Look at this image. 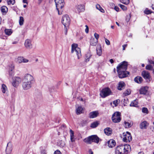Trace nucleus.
Listing matches in <instances>:
<instances>
[{"mask_svg": "<svg viewBox=\"0 0 154 154\" xmlns=\"http://www.w3.org/2000/svg\"><path fill=\"white\" fill-rule=\"evenodd\" d=\"M131 150L129 145H120L117 146L115 149V154H127Z\"/></svg>", "mask_w": 154, "mask_h": 154, "instance_id": "obj_1", "label": "nucleus"}, {"mask_svg": "<svg viewBox=\"0 0 154 154\" xmlns=\"http://www.w3.org/2000/svg\"><path fill=\"white\" fill-rule=\"evenodd\" d=\"M54 1L58 14L59 15H61L62 14L65 5L64 0H55Z\"/></svg>", "mask_w": 154, "mask_h": 154, "instance_id": "obj_2", "label": "nucleus"}, {"mask_svg": "<svg viewBox=\"0 0 154 154\" xmlns=\"http://www.w3.org/2000/svg\"><path fill=\"white\" fill-rule=\"evenodd\" d=\"M78 45L76 44H73L72 45L71 52L73 53L75 52L78 59H79L81 56L80 49L78 47Z\"/></svg>", "mask_w": 154, "mask_h": 154, "instance_id": "obj_3", "label": "nucleus"}, {"mask_svg": "<svg viewBox=\"0 0 154 154\" xmlns=\"http://www.w3.org/2000/svg\"><path fill=\"white\" fill-rule=\"evenodd\" d=\"M23 81L33 85L35 82V79L33 76L27 73L25 75L23 79Z\"/></svg>", "mask_w": 154, "mask_h": 154, "instance_id": "obj_4", "label": "nucleus"}, {"mask_svg": "<svg viewBox=\"0 0 154 154\" xmlns=\"http://www.w3.org/2000/svg\"><path fill=\"white\" fill-rule=\"evenodd\" d=\"M121 113L119 112H116L112 115V122L115 123H118L120 122L121 118Z\"/></svg>", "mask_w": 154, "mask_h": 154, "instance_id": "obj_5", "label": "nucleus"}, {"mask_svg": "<svg viewBox=\"0 0 154 154\" xmlns=\"http://www.w3.org/2000/svg\"><path fill=\"white\" fill-rule=\"evenodd\" d=\"M70 21V19L68 15H65L63 17L62 23L64 25V27H68Z\"/></svg>", "mask_w": 154, "mask_h": 154, "instance_id": "obj_6", "label": "nucleus"}, {"mask_svg": "<svg viewBox=\"0 0 154 154\" xmlns=\"http://www.w3.org/2000/svg\"><path fill=\"white\" fill-rule=\"evenodd\" d=\"M141 75L145 79L147 82H149L151 79L150 74L148 71L144 70L141 73Z\"/></svg>", "mask_w": 154, "mask_h": 154, "instance_id": "obj_7", "label": "nucleus"}, {"mask_svg": "<svg viewBox=\"0 0 154 154\" xmlns=\"http://www.w3.org/2000/svg\"><path fill=\"white\" fill-rule=\"evenodd\" d=\"M111 93L110 89L108 88H105L101 91L100 95L103 98H104L111 94Z\"/></svg>", "mask_w": 154, "mask_h": 154, "instance_id": "obj_8", "label": "nucleus"}, {"mask_svg": "<svg viewBox=\"0 0 154 154\" xmlns=\"http://www.w3.org/2000/svg\"><path fill=\"white\" fill-rule=\"evenodd\" d=\"M127 62L125 61H123L117 67V71L119 72V70H120V71L122 70L126 71L127 69Z\"/></svg>", "mask_w": 154, "mask_h": 154, "instance_id": "obj_9", "label": "nucleus"}, {"mask_svg": "<svg viewBox=\"0 0 154 154\" xmlns=\"http://www.w3.org/2000/svg\"><path fill=\"white\" fill-rule=\"evenodd\" d=\"M123 141L126 142H130L132 140V137L130 133L127 132L126 133L123 134Z\"/></svg>", "mask_w": 154, "mask_h": 154, "instance_id": "obj_10", "label": "nucleus"}, {"mask_svg": "<svg viewBox=\"0 0 154 154\" xmlns=\"http://www.w3.org/2000/svg\"><path fill=\"white\" fill-rule=\"evenodd\" d=\"M120 71V70H119V72H117L119 77L120 78H122L126 77L129 73V72L126 71L122 70L121 71Z\"/></svg>", "mask_w": 154, "mask_h": 154, "instance_id": "obj_11", "label": "nucleus"}, {"mask_svg": "<svg viewBox=\"0 0 154 154\" xmlns=\"http://www.w3.org/2000/svg\"><path fill=\"white\" fill-rule=\"evenodd\" d=\"M21 81V79L20 78L15 77L13 79L12 82L13 86L15 87H17L18 86L20 83Z\"/></svg>", "mask_w": 154, "mask_h": 154, "instance_id": "obj_12", "label": "nucleus"}, {"mask_svg": "<svg viewBox=\"0 0 154 154\" xmlns=\"http://www.w3.org/2000/svg\"><path fill=\"white\" fill-rule=\"evenodd\" d=\"M32 84L23 81L22 88L24 90H27L30 89L32 87Z\"/></svg>", "mask_w": 154, "mask_h": 154, "instance_id": "obj_13", "label": "nucleus"}, {"mask_svg": "<svg viewBox=\"0 0 154 154\" xmlns=\"http://www.w3.org/2000/svg\"><path fill=\"white\" fill-rule=\"evenodd\" d=\"M76 11L79 13L83 12L85 10V6L84 5H79L76 6Z\"/></svg>", "mask_w": 154, "mask_h": 154, "instance_id": "obj_14", "label": "nucleus"}, {"mask_svg": "<svg viewBox=\"0 0 154 154\" xmlns=\"http://www.w3.org/2000/svg\"><path fill=\"white\" fill-rule=\"evenodd\" d=\"M24 45L27 49H30L32 48V41L28 39H26Z\"/></svg>", "mask_w": 154, "mask_h": 154, "instance_id": "obj_15", "label": "nucleus"}, {"mask_svg": "<svg viewBox=\"0 0 154 154\" xmlns=\"http://www.w3.org/2000/svg\"><path fill=\"white\" fill-rule=\"evenodd\" d=\"M99 113L98 111H94L90 112L89 115L88 117L89 118L93 119L97 117L99 115Z\"/></svg>", "mask_w": 154, "mask_h": 154, "instance_id": "obj_16", "label": "nucleus"}, {"mask_svg": "<svg viewBox=\"0 0 154 154\" xmlns=\"http://www.w3.org/2000/svg\"><path fill=\"white\" fill-rule=\"evenodd\" d=\"M149 124L146 121L142 122L140 125V128L142 129H145L147 128Z\"/></svg>", "mask_w": 154, "mask_h": 154, "instance_id": "obj_17", "label": "nucleus"}, {"mask_svg": "<svg viewBox=\"0 0 154 154\" xmlns=\"http://www.w3.org/2000/svg\"><path fill=\"white\" fill-rule=\"evenodd\" d=\"M76 113L77 115H79L83 113V109L81 106L77 105L76 106Z\"/></svg>", "mask_w": 154, "mask_h": 154, "instance_id": "obj_18", "label": "nucleus"}, {"mask_svg": "<svg viewBox=\"0 0 154 154\" xmlns=\"http://www.w3.org/2000/svg\"><path fill=\"white\" fill-rule=\"evenodd\" d=\"M108 146L109 147L112 148L114 147L116 144L115 141L112 139L108 141Z\"/></svg>", "mask_w": 154, "mask_h": 154, "instance_id": "obj_19", "label": "nucleus"}, {"mask_svg": "<svg viewBox=\"0 0 154 154\" xmlns=\"http://www.w3.org/2000/svg\"><path fill=\"white\" fill-rule=\"evenodd\" d=\"M91 140L92 143L94 142L98 143L99 141V138L97 135H94L91 136Z\"/></svg>", "mask_w": 154, "mask_h": 154, "instance_id": "obj_20", "label": "nucleus"}, {"mask_svg": "<svg viewBox=\"0 0 154 154\" xmlns=\"http://www.w3.org/2000/svg\"><path fill=\"white\" fill-rule=\"evenodd\" d=\"M125 84L124 82H121L119 83V85L118 87V89L119 90H121L124 88Z\"/></svg>", "mask_w": 154, "mask_h": 154, "instance_id": "obj_21", "label": "nucleus"}, {"mask_svg": "<svg viewBox=\"0 0 154 154\" xmlns=\"http://www.w3.org/2000/svg\"><path fill=\"white\" fill-rule=\"evenodd\" d=\"M104 133L107 135H110L112 133V129L109 128H107L104 130Z\"/></svg>", "mask_w": 154, "mask_h": 154, "instance_id": "obj_22", "label": "nucleus"}, {"mask_svg": "<svg viewBox=\"0 0 154 154\" xmlns=\"http://www.w3.org/2000/svg\"><path fill=\"white\" fill-rule=\"evenodd\" d=\"M98 42L97 40H95L94 38H91L90 41V43L91 45L96 46Z\"/></svg>", "mask_w": 154, "mask_h": 154, "instance_id": "obj_23", "label": "nucleus"}, {"mask_svg": "<svg viewBox=\"0 0 154 154\" xmlns=\"http://www.w3.org/2000/svg\"><path fill=\"white\" fill-rule=\"evenodd\" d=\"M1 90L3 93H5L8 91V88L6 85L4 84H3L2 85Z\"/></svg>", "mask_w": 154, "mask_h": 154, "instance_id": "obj_24", "label": "nucleus"}, {"mask_svg": "<svg viewBox=\"0 0 154 154\" xmlns=\"http://www.w3.org/2000/svg\"><path fill=\"white\" fill-rule=\"evenodd\" d=\"M138 105V100L136 99L131 102L130 104L131 106L137 107Z\"/></svg>", "mask_w": 154, "mask_h": 154, "instance_id": "obj_25", "label": "nucleus"}, {"mask_svg": "<svg viewBox=\"0 0 154 154\" xmlns=\"http://www.w3.org/2000/svg\"><path fill=\"white\" fill-rule=\"evenodd\" d=\"M8 144L9 143H8L7 144V148L6 149V154H10V153L11 152V151L12 150L11 146H9Z\"/></svg>", "mask_w": 154, "mask_h": 154, "instance_id": "obj_26", "label": "nucleus"}, {"mask_svg": "<svg viewBox=\"0 0 154 154\" xmlns=\"http://www.w3.org/2000/svg\"><path fill=\"white\" fill-rule=\"evenodd\" d=\"M135 82L138 83H141L143 81V79L142 77L137 76L134 79Z\"/></svg>", "mask_w": 154, "mask_h": 154, "instance_id": "obj_27", "label": "nucleus"}, {"mask_svg": "<svg viewBox=\"0 0 154 154\" xmlns=\"http://www.w3.org/2000/svg\"><path fill=\"white\" fill-rule=\"evenodd\" d=\"M147 91L145 87L141 88L139 90L140 93V94H145L147 92Z\"/></svg>", "mask_w": 154, "mask_h": 154, "instance_id": "obj_28", "label": "nucleus"}, {"mask_svg": "<svg viewBox=\"0 0 154 154\" xmlns=\"http://www.w3.org/2000/svg\"><path fill=\"white\" fill-rule=\"evenodd\" d=\"M91 137V136L85 138L84 140V142L88 144H91L92 143Z\"/></svg>", "mask_w": 154, "mask_h": 154, "instance_id": "obj_29", "label": "nucleus"}, {"mask_svg": "<svg viewBox=\"0 0 154 154\" xmlns=\"http://www.w3.org/2000/svg\"><path fill=\"white\" fill-rule=\"evenodd\" d=\"M99 124L97 121L94 122L91 124L90 127L92 128H94L97 127L99 125Z\"/></svg>", "mask_w": 154, "mask_h": 154, "instance_id": "obj_30", "label": "nucleus"}, {"mask_svg": "<svg viewBox=\"0 0 154 154\" xmlns=\"http://www.w3.org/2000/svg\"><path fill=\"white\" fill-rule=\"evenodd\" d=\"M97 54L99 56H100L102 53L101 47V46L98 47L97 48Z\"/></svg>", "mask_w": 154, "mask_h": 154, "instance_id": "obj_31", "label": "nucleus"}, {"mask_svg": "<svg viewBox=\"0 0 154 154\" xmlns=\"http://www.w3.org/2000/svg\"><path fill=\"white\" fill-rule=\"evenodd\" d=\"M96 6L97 9L99 10L100 12L103 13H104V10L99 5L97 4L96 5Z\"/></svg>", "mask_w": 154, "mask_h": 154, "instance_id": "obj_32", "label": "nucleus"}, {"mask_svg": "<svg viewBox=\"0 0 154 154\" xmlns=\"http://www.w3.org/2000/svg\"><path fill=\"white\" fill-rule=\"evenodd\" d=\"M70 139L72 142L74 141V132L71 130H70Z\"/></svg>", "mask_w": 154, "mask_h": 154, "instance_id": "obj_33", "label": "nucleus"}, {"mask_svg": "<svg viewBox=\"0 0 154 154\" xmlns=\"http://www.w3.org/2000/svg\"><path fill=\"white\" fill-rule=\"evenodd\" d=\"M1 11L3 13H6L8 11V8L5 6H3L1 7Z\"/></svg>", "mask_w": 154, "mask_h": 154, "instance_id": "obj_34", "label": "nucleus"}, {"mask_svg": "<svg viewBox=\"0 0 154 154\" xmlns=\"http://www.w3.org/2000/svg\"><path fill=\"white\" fill-rule=\"evenodd\" d=\"M91 55L89 53H88L86 54V62H88L89 61L90 58L91 57Z\"/></svg>", "mask_w": 154, "mask_h": 154, "instance_id": "obj_35", "label": "nucleus"}, {"mask_svg": "<svg viewBox=\"0 0 154 154\" xmlns=\"http://www.w3.org/2000/svg\"><path fill=\"white\" fill-rule=\"evenodd\" d=\"M5 34L8 35H11L12 33L11 29H5Z\"/></svg>", "mask_w": 154, "mask_h": 154, "instance_id": "obj_36", "label": "nucleus"}, {"mask_svg": "<svg viewBox=\"0 0 154 154\" xmlns=\"http://www.w3.org/2000/svg\"><path fill=\"white\" fill-rule=\"evenodd\" d=\"M153 66L150 64L146 66V69L149 70H151L153 69Z\"/></svg>", "mask_w": 154, "mask_h": 154, "instance_id": "obj_37", "label": "nucleus"}, {"mask_svg": "<svg viewBox=\"0 0 154 154\" xmlns=\"http://www.w3.org/2000/svg\"><path fill=\"white\" fill-rule=\"evenodd\" d=\"M24 21V20L23 17H20V20H19V23L20 26H22L23 24Z\"/></svg>", "mask_w": 154, "mask_h": 154, "instance_id": "obj_38", "label": "nucleus"}, {"mask_svg": "<svg viewBox=\"0 0 154 154\" xmlns=\"http://www.w3.org/2000/svg\"><path fill=\"white\" fill-rule=\"evenodd\" d=\"M142 111L143 113H146V114H148L149 113V111L147 108L143 107L142 109Z\"/></svg>", "mask_w": 154, "mask_h": 154, "instance_id": "obj_39", "label": "nucleus"}, {"mask_svg": "<svg viewBox=\"0 0 154 154\" xmlns=\"http://www.w3.org/2000/svg\"><path fill=\"white\" fill-rule=\"evenodd\" d=\"M131 94V91L130 89H128L125 91L123 93V94L125 96L129 95Z\"/></svg>", "mask_w": 154, "mask_h": 154, "instance_id": "obj_40", "label": "nucleus"}, {"mask_svg": "<svg viewBox=\"0 0 154 154\" xmlns=\"http://www.w3.org/2000/svg\"><path fill=\"white\" fill-rule=\"evenodd\" d=\"M125 126L126 128H129L131 126V124L128 122H124Z\"/></svg>", "mask_w": 154, "mask_h": 154, "instance_id": "obj_41", "label": "nucleus"}, {"mask_svg": "<svg viewBox=\"0 0 154 154\" xmlns=\"http://www.w3.org/2000/svg\"><path fill=\"white\" fill-rule=\"evenodd\" d=\"M7 1L9 5H13L15 3V0H7Z\"/></svg>", "mask_w": 154, "mask_h": 154, "instance_id": "obj_42", "label": "nucleus"}, {"mask_svg": "<svg viewBox=\"0 0 154 154\" xmlns=\"http://www.w3.org/2000/svg\"><path fill=\"white\" fill-rule=\"evenodd\" d=\"M120 101L119 99H117L113 101V104L115 105V106H118L119 103H120Z\"/></svg>", "mask_w": 154, "mask_h": 154, "instance_id": "obj_43", "label": "nucleus"}, {"mask_svg": "<svg viewBox=\"0 0 154 154\" xmlns=\"http://www.w3.org/2000/svg\"><path fill=\"white\" fill-rule=\"evenodd\" d=\"M120 2L124 4L128 5L129 3V0H121Z\"/></svg>", "mask_w": 154, "mask_h": 154, "instance_id": "obj_44", "label": "nucleus"}, {"mask_svg": "<svg viewBox=\"0 0 154 154\" xmlns=\"http://www.w3.org/2000/svg\"><path fill=\"white\" fill-rule=\"evenodd\" d=\"M119 6L124 11H126L127 9V7L123 5L119 4Z\"/></svg>", "mask_w": 154, "mask_h": 154, "instance_id": "obj_45", "label": "nucleus"}, {"mask_svg": "<svg viewBox=\"0 0 154 154\" xmlns=\"http://www.w3.org/2000/svg\"><path fill=\"white\" fill-rule=\"evenodd\" d=\"M13 69H10L9 71V75L11 76H13L14 75V71Z\"/></svg>", "mask_w": 154, "mask_h": 154, "instance_id": "obj_46", "label": "nucleus"}, {"mask_svg": "<svg viewBox=\"0 0 154 154\" xmlns=\"http://www.w3.org/2000/svg\"><path fill=\"white\" fill-rule=\"evenodd\" d=\"M23 57H19L17 58V61L19 63H22Z\"/></svg>", "mask_w": 154, "mask_h": 154, "instance_id": "obj_47", "label": "nucleus"}, {"mask_svg": "<svg viewBox=\"0 0 154 154\" xmlns=\"http://www.w3.org/2000/svg\"><path fill=\"white\" fill-rule=\"evenodd\" d=\"M144 12L146 14H151L152 11L150 10L147 9L146 10L144 11Z\"/></svg>", "mask_w": 154, "mask_h": 154, "instance_id": "obj_48", "label": "nucleus"}, {"mask_svg": "<svg viewBox=\"0 0 154 154\" xmlns=\"http://www.w3.org/2000/svg\"><path fill=\"white\" fill-rule=\"evenodd\" d=\"M105 42H106V43L107 45H110V42L108 40L107 38H105Z\"/></svg>", "mask_w": 154, "mask_h": 154, "instance_id": "obj_49", "label": "nucleus"}, {"mask_svg": "<svg viewBox=\"0 0 154 154\" xmlns=\"http://www.w3.org/2000/svg\"><path fill=\"white\" fill-rule=\"evenodd\" d=\"M29 62V60L26 59L23 57V59L22 60V62L24 63H27Z\"/></svg>", "mask_w": 154, "mask_h": 154, "instance_id": "obj_50", "label": "nucleus"}, {"mask_svg": "<svg viewBox=\"0 0 154 154\" xmlns=\"http://www.w3.org/2000/svg\"><path fill=\"white\" fill-rule=\"evenodd\" d=\"M131 17L130 15H127L126 18V20L127 22H128L130 20Z\"/></svg>", "mask_w": 154, "mask_h": 154, "instance_id": "obj_51", "label": "nucleus"}, {"mask_svg": "<svg viewBox=\"0 0 154 154\" xmlns=\"http://www.w3.org/2000/svg\"><path fill=\"white\" fill-rule=\"evenodd\" d=\"M87 124V122L86 120L83 121L82 123V126H84L86 125Z\"/></svg>", "mask_w": 154, "mask_h": 154, "instance_id": "obj_52", "label": "nucleus"}, {"mask_svg": "<svg viewBox=\"0 0 154 154\" xmlns=\"http://www.w3.org/2000/svg\"><path fill=\"white\" fill-rule=\"evenodd\" d=\"M85 26L86 27V29H85V31L86 33H87L88 32H89L88 27V26L87 25H86Z\"/></svg>", "mask_w": 154, "mask_h": 154, "instance_id": "obj_53", "label": "nucleus"}, {"mask_svg": "<svg viewBox=\"0 0 154 154\" xmlns=\"http://www.w3.org/2000/svg\"><path fill=\"white\" fill-rule=\"evenodd\" d=\"M94 36L96 38V40H98V39L99 37V35L98 34L95 33L94 34Z\"/></svg>", "mask_w": 154, "mask_h": 154, "instance_id": "obj_54", "label": "nucleus"}, {"mask_svg": "<svg viewBox=\"0 0 154 154\" xmlns=\"http://www.w3.org/2000/svg\"><path fill=\"white\" fill-rule=\"evenodd\" d=\"M14 64H11L10 66V69H13V70H14Z\"/></svg>", "mask_w": 154, "mask_h": 154, "instance_id": "obj_55", "label": "nucleus"}, {"mask_svg": "<svg viewBox=\"0 0 154 154\" xmlns=\"http://www.w3.org/2000/svg\"><path fill=\"white\" fill-rule=\"evenodd\" d=\"M54 154H61V153L59 150H57L54 152Z\"/></svg>", "mask_w": 154, "mask_h": 154, "instance_id": "obj_56", "label": "nucleus"}, {"mask_svg": "<svg viewBox=\"0 0 154 154\" xmlns=\"http://www.w3.org/2000/svg\"><path fill=\"white\" fill-rule=\"evenodd\" d=\"M114 9L117 12L119 11V8L117 6H115Z\"/></svg>", "mask_w": 154, "mask_h": 154, "instance_id": "obj_57", "label": "nucleus"}, {"mask_svg": "<svg viewBox=\"0 0 154 154\" xmlns=\"http://www.w3.org/2000/svg\"><path fill=\"white\" fill-rule=\"evenodd\" d=\"M127 45L125 44L122 45L123 47V50H125V48L127 46Z\"/></svg>", "mask_w": 154, "mask_h": 154, "instance_id": "obj_58", "label": "nucleus"}, {"mask_svg": "<svg viewBox=\"0 0 154 154\" xmlns=\"http://www.w3.org/2000/svg\"><path fill=\"white\" fill-rule=\"evenodd\" d=\"M68 27H64L65 28V34L66 35H67V28Z\"/></svg>", "mask_w": 154, "mask_h": 154, "instance_id": "obj_59", "label": "nucleus"}, {"mask_svg": "<svg viewBox=\"0 0 154 154\" xmlns=\"http://www.w3.org/2000/svg\"><path fill=\"white\" fill-rule=\"evenodd\" d=\"M150 128L152 131H154V126H151L150 127Z\"/></svg>", "mask_w": 154, "mask_h": 154, "instance_id": "obj_60", "label": "nucleus"}, {"mask_svg": "<svg viewBox=\"0 0 154 154\" xmlns=\"http://www.w3.org/2000/svg\"><path fill=\"white\" fill-rule=\"evenodd\" d=\"M89 154H93V152L91 149H90L89 150Z\"/></svg>", "mask_w": 154, "mask_h": 154, "instance_id": "obj_61", "label": "nucleus"}, {"mask_svg": "<svg viewBox=\"0 0 154 154\" xmlns=\"http://www.w3.org/2000/svg\"><path fill=\"white\" fill-rule=\"evenodd\" d=\"M109 61L111 63H112L114 62V60L113 59H111L109 60Z\"/></svg>", "mask_w": 154, "mask_h": 154, "instance_id": "obj_62", "label": "nucleus"}, {"mask_svg": "<svg viewBox=\"0 0 154 154\" xmlns=\"http://www.w3.org/2000/svg\"><path fill=\"white\" fill-rule=\"evenodd\" d=\"M23 3L27 4V0H23Z\"/></svg>", "mask_w": 154, "mask_h": 154, "instance_id": "obj_63", "label": "nucleus"}, {"mask_svg": "<svg viewBox=\"0 0 154 154\" xmlns=\"http://www.w3.org/2000/svg\"><path fill=\"white\" fill-rule=\"evenodd\" d=\"M152 8L153 10H154V4L152 5Z\"/></svg>", "mask_w": 154, "mask_h": 154, "instance_id": "obj_64", "label": "nucleus"}]
</instances>
